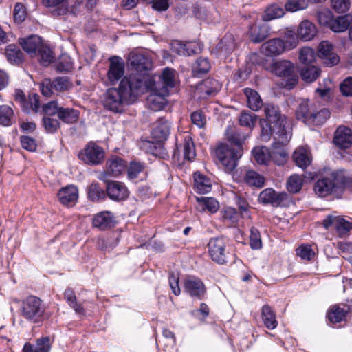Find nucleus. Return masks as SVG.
I'll list each match as a JSON object with an SVG mask.
<instances>
[{"mask_svg":"<svg viewBox=\"0 0 352 352\" xmlns=\"http://www.w3.org/2000/svg\"><path fill=\"white\" fill-rule=\"evenodd\" d=\"M149 82L140 74H131L122 78L118 88H109L104 95V108L115 113L122 111L124 104L133 103L138 97L147 91Z\"/></svg>","mask_w":352,"mask_h":352,"instance_id":"1","label":"nucleus"},{"mask_svg":"<svg viewBox=\"0 0 352 352\" xmlns=\"http://www.w3.org/2000/svg\"><path fill=\"white\" fill-rule=\"evenodd\" d=\"M265 118L261 119V138L264 142H268L272 134L278 135L283 141H289L291 135L286 129L287 118L280 113L278 106L273 104L264 105Z\"/></svg>","mask_w":352,"mask_h":352,"instance_id":"2","label":"nucleus"},{"mask_svg":"<svg viewBox=\"0 0 352 352\" xmlns=\"http://www.w3.org/2000/svg\"><path fill=\"white\" fill-rule=\"evenodd\" d=\"M45 306L42 300L33 295L28 296L21 302L20 312L28 322L40 325L45 319Z\"/></svg>","mask_w":352,"mask_h":352,"instance_id":"3","label":"nucleus"},{"mask_svg":"<svg viewBox=\"0 0 352 352\" xmlns=\"http://www.w3.org/2000/svg\"><path fill=\"white\" fill-rule=\"evenodd\" d=\"M346 183L342 173L331 172L328 176L319 179L314 185L315 193L320 197H325L341 188Z\"/></svg>","mask_w":352,"mask_h":352,"instance_id":"4","label":"nucleus"},{"mask_svg":"<svg viewBox=\"0 0 352 352\" xmlns=\"http://www.w3.org/2000/svg\"><path fill=\"white\" fill-rule=\"evenodd\" d=\"M216 155L226 169L232 171L236 167L239 160L243 155V148L221 144L216 149Z\"/></svg>","mask_w":352,"mask_h":352,"instance_id":"5","label":"nucleus"},{"mask_svg":"<svg viewBox=\"0 0 352 352\" xmlns=\"http://www.w3.org/2000/svg\"><path fill=\"white\" fill-rule=\"evenodd\" d=\"M272 70L276 76L287 78L285 86L292 89L298 82V76L295 73L294 64L287 60H278L272 66Z\"/></svg>","mask_w":352,"mask_h":352,"instance_id":"6","label":"nucleus"},{"mask_svg":"<svg viewBox=\"0 0 352 352\" xmlns=\"http://www.w3.org/2000/svg\"><path fill=\"white\" fill-rule=\"evenodd\" d=\"M78 157L85 164L90 166L100 164L104 157V149L96 143L89 142L78 154Z\"/></svg>","mask_w":352,"mask_h":352,"instance_id":"7","label":"nucleus"},{"mask_svg":"<svg viewBox=\"0 0 352 352\" xmlns=\"http://www.w3.org/2000/svg\"><path fill=\"white\" fill-rule=\"evenodd\" d=\"M208 252L212 260L218 264L227 263L226 241L222 236L211 238L208 243Z\"/></svg>","mask_w":352,"mask_h":352,"instance_id":"8","label":"nucleus"},{"mask_svg":"<svg viewBox=\"0 0 352 352\" xmlns=\"http://www.w3.org/2000/svg\"><path fill=\"white\" fill-rule=\"evenodd\" d=\"M288 195L285 192H276L273 188H266L258 195V201L263 204H271L274 207L285 206Z\"/></svg>","mask_w":352,"mask_h":352,"instance_id":"9","label":"nucleus"},{"mask_svg":"<svg viewBox=\"0 0 352 352\" xmlns=\"http://www.w3.org/2000/svg\"><path fill=\"white\" fill-rule=\"evenodd\" d=\"M126 162L117 156H113L107 160L105 170L100 174L98 178L101 181L107 180L108 175L118 177L126 168Z\"/></svg>","mask_w":352,"mask_h":352,"instance_id":"10","label":"nucleus"},{"mask_svg":"<svg viewBox=\"0 0 352 352\" xmlns=\"http://www.w3.org/2000/svg\"><path fill=\"white\" fill-rule=\"evenodd\" d=\"M109 67L107 74V78L111 85H115L124 74L125 65L123 59L118 56L109 58Z\"/></svg>","mask_w":352,"mask_h":352,"instance_id":"11","label":"nucleus"},{"mask_svg":"<svg viewBox=\"0 0 352 352\" xmlns=\"http://www.w3.org/2000/svg\"><path fill=\"white\" fill-rule=\"evenodd\" d=\"M168 95L169 91L168 89L164 88L158 89L154 87L146 100L148 107L154 111L163 109L167 104L166 98Z\"/></svg>","mask_w":352,"mask_h":352,"instance_id":"12","label":"nucleus"},{"mask_svg":"<svg viewBox=\"0 0 352 352\" xmlns=\"http://www.w3.org/2000/svg\"><path fill=\"white\" fill-rule=\"evenodd\" d=\"M104 182L107 184L106 191L109 199L116 201H121L128 198L129 192L123 183L109 180Z\"/></svg>","mask_w":352,"mask_h":352,"instance_id":"13","label":"nucleus"},{"mask_svg":"<svg viewBox=\"0 0 352 352\" xmlns=\"http://www.w3.org/2000/svg\"><path fill=\"white\" fill-rule=\"evenodd\" d=\"M221 85L219 80L208 78L201 81L196 88V93L199 98L206 99L215 96L221 89Z\"/></svg>","mask_w":352,"mask_h":352,"instance_id":"14","label":"nucleus"},{"mask_svg":"<svg viewBox=\"0 0 352 352\" xmlns=\"http://www.w3.org/2000/svg\"><path fill=\"white\" fill-rule=\"evenodd\" d=\"M318 56L328 67L337 65L340 61L338 55L333 52V45L328 41H322L318 47Z\"/></svg>","mask_w":352,"mask_h":352,"instance_id":"15","label":"nucleus"},{"mask_svg":"<svg viewBox=\"0 0 352 352\" xmlns=\"http://www.w3.org/2000/svg\"><path fill=\"white\" fill-rule=\"evenodd\" d=\"M184 289L191 297L198 300L204 298L206 288L203 281L197 277H191L186 280Z\"/></svg>","mask_w":352,"mask_h":352,"instance_id":"16","label":"nucleus"},{"mask_svg":"<svg viewBox=\"0 0 352 352\" xmlns=\"http://www.w3.org/2000/svg\"><path fill=\"white\" fill-rule=\"evenodd\" d=\"M172 52L179 56H191L201 51V46L196 42L183 43L178 40L173 41L170 43Z\"/></svg>","mask_w":352,"mask_h":352,"instance_id":"17","label":"nucleus"},{"mask_svg":"<svg viewBox=\"0 0 352 352\" xmlns=\"http://www.w3.org/2000/svg\"><path fill=\"white\" fill-rule=\"evenodd\" d=\"M58 197L61 204L72 207L77 203L78 190L74 185H68L59 190Z\"/></svg>","mask_w":352,"mask_h":352,"instance_id":"18","label":"nucleus"},{"mask_svg":"<svg viewBox=\"0 0 352 352\" xmlns=\"http://www.w3.org/2000/svg\"><path fill=\"white\" fill-rule=\"evenodd\" d=\"M116 217L110 211H102L96 214L92 219L94 228L100 230H107L114 226Z\"/></svg>","mask_w":352,"mask_h":352,"instance_id":"19","label":"nucleus"},{"mask_svg":"<svg viewBox=\"0 0 352 352\" xmlns=\"http://www.w3.org/2000/svg\"><path fill=\"white\" fill-rule=\"evenodd\" d=\"M170 122L164 118H160L151 131L152 138L158 142L167 140L170 133Z\"/></svg>","mask_w":352,"mask_h":352,"instance_id":"20","label":"nucleus"},{"mask_svg":"<svg viewBox=\"0 0 352 352\" xmlns=\"http://www.w3.org/2000/svg\"><path fill=\"white\" fill-rule=\"evenodd\" d=\"M285 50L283 40L276 38L264 43L261 46V52L267 56H276Z\"/></svg>","mask_w":352,"mask_h":352,"instance_id":"21","label":"nucleus"},{"mask_svg":"<svg viewBox=\"0 0 352 352\" xmlns=\"http://www.w3.org/2000/svg\"><path fill=\"white\" fill-rule=\"evenodd\" d=\"M19 43L23 50L31 56H36V52L43 44L41 38L34 34L19 38Z\"/></svg>","mask_w":352,"mask_h":352,"instance_id":"22","label":"nucleus"},{"mask_svg":"<svg viewBox=\"0 0 352 352\" xmlns=\"http://www.w3.org/2000/svg\"><path fill=\"white\" fill-rule=\"evenodd\" d=\"M333 143L340 148H348L352 144L351 130L345 126H340L335 132Z\"/></svg>","mask_w":352,"mask_h":352,"instance_id":"23","label":"nucleus"},{"mask_svg":"<svg viewBox=\"0 0 352 352\" xmlns=\"http://www.w3.org/2000/svg\"><path fill=\"white\" fill-rule=\"evenodd\" d=\"M278 142H274L270 151V159L277 165H283L287 160L288 154L283 147V144L287 141H283L278 138Z\"/></svg>","mask_w":352,"mask_h":352,"instance_id":"24","label":"nucleus"},{"mask_svg":"<svg viewBox=\"0 0 352 352\" xmlns=\"http://www.w3.org/2000/svg\"><path fill=\"white\" fill-rule=\"evenodd\" d=\"M131 66L138 72L148 71L152 67V61L148 55L131 54L129 56Z\"/></svg>","mask_w":352,"mask_h":352,"instance_id":"25","label":"nucleus"},{"mask_svg":"<svg viewBox=\"0 0 352 352\" xmlns=\"http://www.w3.org/2000/svg\"><path fill=\"white\" fill-rule=\"evenodd\" d=\"M316 107V104L311 102L309 100H302L296 110V118L308 124Z\"/></svg>","mask_w":352,"mask_h":352,"instance_id":"26","label":"nucleus"},{"mask_svg":"<svg viewBox=\"0 0 352 352\" xmlns=\"http://www.w3.org/2000/svg\"><path fill=\"white\" fill-rule=\"evenodd\" d=\"M226 135L227 140L230 144V146L243 148V143L246 139V135L241 129L229 126L226 130Z\"/></svg>","mask_w":352,"mask_h":352,"instance_id":"27","label":"nucleus"},{"mask_svg":"<svg viewBox=\"0 0 352 352\" xmlns=\"http://www.w3.org/2000/svg\"><path fill=\"white\" fill-rule=\"evenodd\" d=\"M43 5L49 8L54 16H63L68 12L67 0H43Z\"/></svg>","mask_w":352,"mask_h":352,"instance_id":"28","label":"nucleus"},{"mask_svg":"<svg viewBox=\"0 0 352 352\" xmlns=\"http://www.w3.org/2000/svg\"><path fill=\"white\" fill-rule=\"evenodd\" d=\"M270 28L265 24L254 23L250 27L249 36L254 43H261L269 35Z\"/></svg>","mask_w":352,"mask_h":352,"instance_id":"29","label":"nucleus"},{"mask_svg":"<svg viewBox=\"0 0 352 352\" xmlns=\"http://www.w3.org/2000/svg\"><path fill=\"white\" fill-rule=\"evenodd\" d=\"M316 25L308 20L302 21L298 25L297 34L298 37L305 41L311 40L316 34Z\"/></svg>","mask_w":352,"mask_h":352,"instance_id":"30","label":"nucleus"},{"mask_svg":"<svg viewBox=\"0 0 352 352\" xmlns=\"http://www.w3.org/2000/svg\"><path fill=\"white\" fill-rule=\"evenodd\" d=\"M175 86V72L173 69L166 67L162 71L159 82L155 83L154 87L158 89L164 88L169 91Z\"/></svg>","mask_w":352,"mask_h":352,"instance_id":"31","label":"nucleus"},{"mask_svg":"<svg viewBox=\"0 0 352 352\" xmlns=\"http://www.w3.org/2000/svg\"><path fill=\"white\" fill-rule=\"evenodd\" d=\"M80 111L78 109L69 107H60L58 118L59 120L67 124H72L78 122Z\"/></svg>","mask_w":352,"mask_h":352,"instance_id":"32","label":"nucleus"},{"mask_svg":"<svg viewBox=\"0 0 352 352\" xmlns=\"http://www.w3.org/2000/svg\"><path fill=\"white\" fill-rule=\"evenodd\" d=\"M235 43L232 34L225 35L217 45V51L221 55L227 57L235 49Z\"/></svg>","mask_w":352,"mask_h":352,"instance_id":"33","label":"nucleus"},{"mask_svg":"<svg viewBox=\"0 0 352 352\" xmlns=\"http://www.w3.org/2000/svg\"><path fill=\"white\" fill-rule=\"evenodd\" d=\"M194 186L197 192L200 194L208 193L212 189L211 180L199 172L194 173Z\"/></svg>","mask_w":352,"mask_h":352,"instance_id":"34","label":"nucleus"},{"mask_svg":"<svg viewBox=\"0 0 352 352\" xmlns=\"http://www.w3.org/2000/svg\"><path fill=\"white\" fill-rule=\"evenodd\" d=\"M64 299L70 307L74 309L75 313L79 316H85V310L82 304L78 302L74 291L71 288H67L64 292Z\"/></svg>","mask_w":352,"mask_h":352,"instance_id":"35","label":"nucleus"},{"mask_svg":"<svg viewBox=\"0 0 352 352\" xmlns=\"http://www.w3.org/2000/svg\"><path fill=\"white\" fill-rule=\"evenodd\" d=\"M244 94L247 98L248 107L252 111H256L263 106V101L258 93L250 88H245Z\"/></svg>","mask_w":352,"mask_h":352,"instance_id":"36","label":"nucleus"},{"mask_svg":"<svg viewBox=\"0 0 352 352\" xmlns=\"http://www.w3.org/2000/svg\"><path fill=\"white\" fill-rule=\"evenodd\" d=\"M5 54L8 61L11 64L19 65L23 61V53L16 45L10 44L6 46Z\"/></svg>","mask_w":352,"mask_h":352,"instance_id":"37","label":"nucleus"},{"mask_svg":"<svg viewBox=\"0 0 352 352\" xmlns=\"http://www.w3.org/2000/svg\"><path fill=\"white\" fill-rule=\"evenodd\" d=\"M262 320L265 326L270 329H275L278 325L276 319V314L268 305H265L262 307L261 311Z\"/></svg>","mask_w":352,"mask_h":352,"instance_id":"38","label":"nucleus"},{"mask_svg":"<svg viewBox=\"0 0 352 352\" xmlns=\"http://www.w3.org/2000/svg\"><path fill=\"white\" fill-rule=\"evenodd\" d=\"M293 158L296 164L305 169L311 163V159L307 151L304 148H298L293 154Z\"/></svg>","mask_w":352,"mask_h":352,"instance_id":"39","label":"nucleus"},{"mask_svg":"<svg viewBox=\"0 0 352 352\" xmlns=\"http://www.w3.org/2000/svg\"><path fill=\"white\" fill-rule=\"evenodd\" d=\"M243 178L245 184L257 188L263 187L265 183L264 177L252 170H246Z\"/></svg>","mask_w":352,"mask_h":352,"instance_id":"40","label":"nucleus"},{"mask_svg":"<svg viewBox=\"0 0 352 352\" xmlns=\"http://www.w3.org/2000/svg\"><path fill=\"white\" fill-rule=\"evenodd\" d=\"M87 194L89 199L94 202L104 200L106 198L107 191L101 188L96 182H93L87 188Z\"/></svg>","mask_w":352,"mask_h":352,"instance_id":"41","label":"nucleus"},{"mask_svg":"<svg viewBox=\"0 0 352 352\" xmlns=\"http://www.w3.org/2000/svg\"><path fill=\"white\" fill-rule=\"evenodd\" d=\"M285 10L282 6L276 3L269 6L263 15V19L265 21H271L284 16Z\"/></svg>","mask_w":352,"mask_h":352,"instance_id":"42","label":"nucleus"},{"mask_svg":"<svg viewBox=\"0 0 352 352\" xmlns=\"http://www.w3.org/2000/svg\"><path fill=\"white\" fill-rule=\"evenodd\" d=\"M331 115L330 111L325 108L318 110L316 108L309 120L308 125L320 126L323 124Z\"/></svg>","mask_w":352,"mask_h":352,"instance_id":"43","label":"nucleus"},{"mask_svg":"<svg viewBox=\"0 0 352 352\" xmlns=\"http://www.w3.org/2000/svg\"><path fill=\"white\" fill-rule=\"evenodd\" d=\"M351 16L349 15L340 16L330 23V28L335 32L346 31L349 26Z\"/></svg>","mask_w":352,"mask_h":352,"instance_id":"44","label":"nucleus"},{"mask_svg":"<svg viewBox=\"0 0 352 352\" xmlns=\"http://www.w3.org/2000/svg\"><path fill=\"white\" fill-rule=\"evenodd\" d=\"M197 202L202 208V210L208 211L211 214L217 212L219 208V204L213 197H197Z\"/></svg>","mask_w":352,"mask_h":352,"instance_id":"45","label":"nucleus"},{"mask_svg":"<svg viewBox=\"0 0 352 352\" xmlns=\"http://www.w3.org/2000/svg\"><path fill=\"white\" fill-rule=\"evenodd\" d=\"M14 111L8 105L0 106V124L3 126H10L13 123Z\"/></svg>","mask_w":352,"mask_h":352,"instance_id":"46","label":"nucleus"},{"mask_svg":"<svg viewBox=\"0 0 352 352\" xmlns=\"http://www.w3.org/2000/svg\"><path fill=\"white\" fill-rule=\"evenodd\" d=\"M41 64L43 66L49 65L54 60L53 52L50 47L43 44L36 54Z\"/></svg>","mask_w":352,"mask_h":352,"instance_id":"47","label":"nucleus"},{"mask_svg":"<svg viewBox=\"0 0 352 352\" xmlns=\"http://www.w3.org/2000/svg\"><path fill=\"white\" fill-rule=\"evenodd\" d=\"M211 65L209 60L207 58L199 57L197 58L195 65L192 68V72L195 76H200L209 72Z\"/></svg>","mask_w":352,"mask_h":352,"instance_id":"48","label":"nucleus"},{"mask_svg":"<svg viewBox=\"0 0 352 352\" xmlns=\"http://www.w3.org/2000/svg\"><path fill=\"white\" fill-rule=\"evenodd\" d=\"M145 168L144 163L133 161L131 162L127 167V178L129 180L138 179L140 174L143 173Z\"/></svg>","mask_w":352,"mask_h":352,"instance_id":"49","label":"nucleus"},{"mask_svg":"<svg viewBox=\"0 0 352 352\" xmlns=\"http://www.w3.org/2000/svg\"><path fill=\"white\" fill-rule=\"evenodd\" d=\"M320 74V69L316 66H307L301 70L300 76L303 80L311 82L316 80Z\"/></svg>","mask_w":352,"mask_h":352,"instance_id":"50","label":"nucleus"},{"mask_svg":"<svg viewBox=\"0 0 352 352\" xmlns=\"http://www.w3.org/2000/svg\"><path fill=\"white\" fill-rule=\"evenodd\" d=\"M347 311L339 306H333L327 314V318L331 323H338L344 320Z\"/></svg>","mask_w":352,"mask_h":352,"instance_id":"51","label":"nucleus"},{"mask_svg":"<svg viewBox=\"0 0 352 352\" xmlns=\"http://www.w3.org/2000/svg\"><path fill=\"white\" fill-rule=\"evenodd\" d=\"M256 114L248 111H243L239 117V122L241 126H245L250 130L252 129L256 121Z\"/></svg>","mask_w":352,"mask_h":352,"instance_id":"52","label":"nucleus"},{"mask_svg":"<svg viewBox=\"0 0 352 352\" xmlns=\"http://www.w3.org/2000/svg\"><path fill=\"white\" fill-rule=\"evenodd\" d=\"M40 110V101L39 96L37 94H31L29 95L28 100L25 104L23 111L25 113H30L31 111L35 113L38 112Z\"/></svg>","mask_w":352,"mask_h":352,"instance_id":"53","label":"nucleus"},{"mask_svg":"<svg viewBox=\"0 0 352 352\" xmlns=\"http://www.w3.org/2000/svg\"><path fill=\"white\" fill-rule=\"evenodd\" d=\"M303 179L298 175H291L287 182V189L291 193H297L302 189Z\"/></svg>","mask_w":352,"mask_h":352,"instance_id":"54","label":"nucleus"},{"mask_svg":"<svg viewBox=\"0 0 352 352\" xmlns=\"http://www.w3.org/2000/svg\"><path fill=\"white\" fill-rule=\"evenodd\" d=\"M183 152L184 158L188 161H192L196 156L195 145L192 138L189 135H187L184 138Z\"/></svg>","mask_w":352,"mask_h":352,"instance_id":"55","label":"nucleus"},{"mask_svg":"<svg viewBox=\"0 0 352 352\" xmlns=\"http://www.w3.org/2000/svg\"><path fill=\"white\" fill-rule=\"evenodd\" d=\"M43 126L47 133H55L60 127V121L51 116H44L43 118Z\"/></svg>","mask_w":352,"mask_h":352,"instance_id":"56","label":"nucleus"},{"mask_svg":"<svg viewBox=\"0 0 352 352\" xmlns=\"http://www.w3.org/2000/svg\"><path fill=\"white\" fill-rule=\"evenodd\" d=\"M140 148L146 153H151L153 155H157L162 149L160 142H155L150 140H142L140 144Z\"/></svg>","mask_w":352,"mask_h":352,"instance_id":"57","label":"nucleus"},{"mask_svg":"<svg viewBox=\"0 0 352 352\" xmlns=\"http://www.w3.org/2000/svg\"><path fill=\"white\" fill-rule=\"evenodd\" d=\"M296 254L303 260L311 261L315 256V252L311 245L304 243L300 245L296 250Z\"/></svg>","mask_w":352,"mask_h":352,"instance_id":"58","label":"nucleus"},{"mask_svg":"<svg viewBox=\"0 0 352 352\" xmlns=\"http://www.w3.org/2000/svg\"><path fill=\"white\" fill-rule=\"evenodd\" d=\"M316 54L314 49L305 47L302 48L299 54V60L304 65H309L316 60Z\"/></svg>","mask_w":352,"mask_h":352,"instance_id":"59","label":"nucleus"},{"mask_svg":"<svg viewBox=\"0 0 352 352\" xmlns=\"http://www.w3.org/2000/svg\"><path fill=\"white\" fill-rule=\"evenodd\" d=\"M52 81L56 91H64L72 87V83L67 76L57 77Z\"/></svg>","mask_w":352,"mask_h":352,"instance_id":"60","label":"nucleus"},{"mask_svg":"<svg viewBox=\"0 0 352 352\" xmlns=\"http://www.w3.org/2000/svg\"><path fill=\"white\" fill-rule=\"evenodd\" d=\"M307 7V0H288L285 4V10L292 12L306 9Z\"/></svg>","mask_w":352,"mask_h":352,"instance_id":"61","label":"nucleus"},{"mask_svg":"<svg viewBox=\"0 0 352 352\" xmlns=\"http://www.w3.org/2000/svg\"><path fill=\"white\" fill-rule=\"evenodd\" d=\"M250 246L252 250H260L262 248L261 234L255 227L250 228Z\"/></svg>","mask_w":352,"mask_h":352,"instance_id":"62","label":"nucleus"},{"mask_svg":"<svg viewBox=\"0 0 352 352\" xmlns=\"http://www.w3.org/2000/svg\"><path fill=\"white\" fill-rule=\"evenodd\" d=\"M222 218L231 224H236L239 221V216L235 208L228 207L222 212Z\"/></svg>","mask_w":352,"mask_h":352,"instance_id":"63","label":"nucleus"},{"mask_svg":"<svg viewBox=\"0 0 352 352\" xmlns=\"http://www.w3.org/2000/svg\"><path fill=\"white\" fill-rule=\"evenodd\" d=\"M37 352H50L52 348V341L49 336L39 338L36 342Z\"/></svg>","mask_w":352,"mask_h":352,"instance_id":"64","label":"nucleus"}]
</instances>
